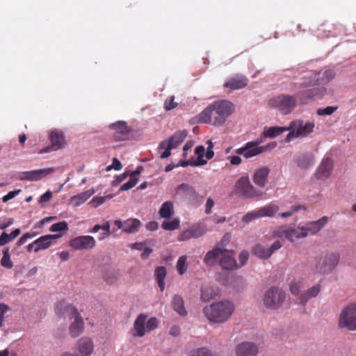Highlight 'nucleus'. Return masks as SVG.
I'll use <instances>...</instances> for the list:
<instances>
[{
  "label": "nucleus",
  "mask_w": 356,
  "mask_h": 356,
  "mask_svg": "<svg viewBox=\"0 0 356 356\" xmlns=\"http://www.w3.org/2000/svg\"><path fill=\"white\" fill-rule=\"evenodd\" d=\"M233 111L234 105L230 102L226 100L214 102L200 113L199 122L220 126L225 123Z\"/></svg>",
  "instance_id": "1"
},
{
  "label": "nucleus",
  "mask_w": 356,
  "mask_h": 356,
  "mask_svg": "<svg viewBox=\"0 0 356 356\" xmlns=\"http://www.w3.org/2000/svg\"><path fill=\"white\" fill-rule=\"evenodd\" d=\"M235 310L234 303L229 300H222L206 305L202 312L211 323H225L229 321Z\"/></svg>",
  "instance_id": "2"
},
{
  "label": "nucleus",
  "mask_w": 356,
  "mask_h": 356,
  "mask_svg": "<svg viewBox=\"0 0 356 356\" xmlns=\"http://www.w3.org/2000/svg\"><path fill=\"white\" fill-rule=\"evenodd\" d=\"M56 312L59 315L68 316L71 321L69 331L72 337H76L83 332L84 328L83 318L74 307L66 305L64 302H59L56 305Z\"/></svg>",
  "instance_id": "3"
},
{
  "label": "nucleus",
  "mask_w": 356,
  "mask_h": 356,
  "mask_svg": "<svg viewBox=\"0 0 356 356\" xmlns=\"http://www.w3.org/2000/svg\"><path fill=\"white\" fill-rule=\"evenodd\" d=\"M268 105L277 109L282 115L291 113L297 106L296 97L288 94H280L270 98Z\"/></svg>",
  "instance_id": "4"
},
{
  "label": "nucleus",
  "mask_w": 356,
  "mask_h": 356,
  "mask_svg": "<svg viewBox=\"0 0 356 356\" xmlns=\"http://www.w3.org/2000/svg\"><path fill=\"white\" fill-rule=\"evenodd\" d=\"M315 124L312 122H305L302 120H296L290 122L285 141L290 142L293 138H305L314 131Z\"/></svg>",
  "instance_id": "5"
},
{
  "label": "nucleus",
  "mask_w": 356,
  "mask_h": 356,
  "mask_svg": "<svg viewBox=\"0 0 356 356\" xmlns=\"http://www.w3.org/2000/svg\"><path fill=\"white\" fill-rule=\"evenodd\" d=\"M158 326V321L156 318H148L147 315L141 314L134 321L132 335L136 337H142L146 332H149Z\"/></svg>",
  "instance_id": "6"
},
{
  "label": "nucleus",
  "mask_w": 356,
  "mask_h": 356,
  "mask_svg": "<svg viewBox=\"0 0 356 356\" xmlns=\"http://www.w3.org/2000/svg\"><path fill=\"white\" fill-rule=\"evenodd\" d=\"M188 135V131L185 129L179 130L171 136L168 140H163L159 146V149H164L163 152L160 153L161 159H165L170 156V150L173 148L178 147L186 138Z\"/></svg>",
  "instance_id": "7"
},
{
  "label": "nucleus",
  "mask_w": 356,
  "mask_h": 356,
  "mask_svg": "<svg viewBox=\"0 0 356 356\" xmlns=\"http://www.w3.org/2000/svg\"><path fill=\"white\" fill-rule=\"evenodd\" d=\"M339 326L349 331H356V302L348 305L342 309Z\"/></svg>",
  "instance_id": "8"
},
{
  "label": "nucleus",
  "mask_w": 356,
  "mask_h": 356,
  "mask_svg": "<svg viewBox=\"0 0 356 356\" xmlns=\"http://www.w3.org/2000/svg\"><path fill=\"white\" fill-rule=\"evenodd\" d=\"M285 298L286 294L282 289L271 287L264 293L263 302L266 308L276 309L282 305Z\"/></svg>",
  "instance_id": "9"
},
{
  "label": "nucleus",
  "mask_w": 356,
  "mask_h": 356,
  "mask_svg": "<svg viewBox=\"0 0 356 356\" xmlns=\"http://www.w3.org/2000/svg\"><path fill=\"white\" fill-rule=\"evenodd\" d=\"M234 190L237 194L245 198H254L260 197L263 192L255 188L250 183L248 177H241L234 186Z\"/></svg>",
  "instance_id": "10"
},
{
  "label": "nucleus",
  "mask_w": 356,
  "mask_h": 356,
  "mask_svg": "<svg viewBox=\"0 0 356 356\" xmlns=\"http://www.w3.org/2000/svg\"><path fill=\"white\" fill-rule=\"evenodd\" d=\"M340 256L337 253H328L323 256L316 264V271L321 274L330 273L338 265Z\"/></svg>",
  "instance_id": "11"
},
{
  "label": "nucleus",
  "mask_w": 356,
  "mask_h": 356,
  "mask_svg": "<svg viewBox=\"0 0 356 356\" xmlns=\"http://www.w3.org/2000/svg\"><path fill=\"white\" fill-rule=\"evenodd\" d=\"M74 350L79 356H91L95 351L93 339L90 337H82L74 344Z\"/></svg>",
  "instance_id": "12"
},
{
  "label": "nucleus",
  "mask_w": 356,
  "mask_h": 356,
  "mask_svg": "<svg viewBox=\"0 0 356 356\" xmlns=\"http://www.w3.org/2000/svg\"><path fill=\"white\" fill-rule=\"evenodd\" d=\"M69 245L76 250H91L96 245V241L92 236H79L71 239Z\"/></svg>",
  "instance_id": "13"
},
{
  "label": "nucleus",
  "mask_w": 356,
  "mask_h": 356,
  "mask_svg": "<svg viewBox=\"0 0 356 356\" xmlns=\"http://www.w3.org/2000/svg\"><path fill=\"white\" fill-rule=\"evenodd\" d=\"M55 171L54 168L34 170L22 172L19 175V179L22 181H37L42 179Z\"/></svg>",
  "instance_id": "14"
},
{
  "label": "nucleus",
  "mask_w": 356,
  "mask_h": 356,
  "mask_svg": "<svg viewBox=\"0 0 356 356\" xmlns=\"http://www.w3.org/2000/svg\"><path fill=\"white\" fill-rule=\"evenodd\" d=\"M281 247L282 244L279 241H275L270 246L257 244L253 247L252 252L258 258L266 259Z\"/></svg>",
  "instance_id": "15"
},
{
  "label": "nucleus",
  "mask_w": 356,
  "mask_h": 356,
  "mask_svg": "<svg viewBox=\"0 0 356 356\" xmlns=\"http://www.w3.org/2000/svg\"><path fill=\"white\" fill-rule=\"evenodd\" d=\"M259 141H252L247 143L244 147L238 148L236 150V153L243 155L245 158L249 159L262 153L265 148L259 146Z\"/></svg>",
  "instance_id": "16"
},
{
  "label": "nucleus",
  "mask_w": 356,
  "mask_h": 356,
  "mask_svg": "<svg viewBox=\"0 0 356 356\" xmlns=\"http://www.w3.org/2000/svg\"><path fill=\"white\" fill-rule=\"evenodd\" d=\"M109 127L113 130V136L115 141L126 140L129 138L131 129L124 121L113 123Z\"/></svg>",
  "instance_id": "17"
},
{
  "label": "nucleus",
  "mask_w": 356,
  "mask_h": 356,
  "mask_svg": "<svg viewBox=\"0 0 356 356\" xmlns=\"http://www.w3.org/2000/svg\"><path fill=\"white\" fill-rule=\"evenodd\" d=\"M234 350L236 356H257L259 353L258 346L250 341L237 344Z\"/></svg>",
  "instance_id": "18"
},
{
  "label": "nucleus",
  "mask_w": 356,
  "mask_h": 356,
  "mask_svg": "<svg viewBox=\"0 0 356 356\" xmlns=\"http://www.w3.org/2000/svg\"><path fill=\"white\" fill-rule=\"evenodd\" d=\"M333 170L332 160L329 157L324 158L317 168L315 176L316 179L325 180L328 179Z\"/></svg>",
  "instance_id": "19"
},
{
  "label": "nucleus",
  "mask_w": 356,
  "mask_h": 356,
  "mask_svg": "<svg viewBox=\"0 0 356 356\" xmlns=\"http://www.w3.org/2000/svg\"><path fill=\"white\" fill-rule=\"evenodd\" d=\"M248 83V79L245 76L236 74L225 83L224 87L231 90H240L245 88Z\"/></svg>",
  "instance_id": "20"
},
{
  "label": "nucleus",
  "mask_w": 356,
  "mask_h": 356,
  "mask_svg": "<svg viewBox=\"0 0 356 356\" xmlns=\"http://www.w3.org/2000/svg\"><path fill=\"white\" fill-rule=\"evenodd\" d=\"M328 218L323 216L318 220L311 221L306 223L304 226V230L307 234V236L309 234L314 235L318 233L327 223Z\"/></svg>",
  "instance_id": "21"
},
{
  "label": "nucleus",
  "mask_w": 356,
  "mask_h": 356,
  "mask_svg": "<svg viewBox=\"0 0 356 356\" xmlns=\"http://www.w3.org/2000/svg\"><path fill=\"white\" fill-rule=\"evenodd\" d=\"M219 265L225 270H233L237 268V263L233 253L226 249L224 250L219 261Z\"/></svg>",
  "instance_id": "22"
},
{
  "label": "nucleus",
  "mask_w": 356,
  "mask_h": 356,
  "mask_svg": "<svg viewBox=\"0 0 356 356\" xmlns=\"http://www.w3.org/2000/svg\"><path fill=\"white\" fill-rule=\"evenodd\" d=\"M321 285L318 283L309 288L305 293L297 298V302L300 305H305L311 298H316L321 292Z\"/></svg>",
  "instance_id": "23"
},
{
  "label": "nucleus",
  "mask_w": 356,
  "mask_h": 356,
  "mask_svg": "<svg viewBox=\"0 0 356 356\" xmlns=\"http://www.w3.org/2000/svg\"><path fill=\"white\" fill-rule=\"evenodd\" d=\"M225 249L218 247L214 248L207 252L204 257V262L208 266H213L219 264V261Z\"/></svg>",
  "instance_id": "24"
},
{
  "label": "nucleus",
  "mask_w": 356,
  "mask_h": 356,
  "mask_svg": "<svg viewBox=\"0 0 356 356\" xmlns=\"http://www.w3.org/2000/svg\"><path fill=\"white\" fill-rule=\"evenodd\" d=\"M59 237H60L59 234H48L37 238L35 240V244L36 245L35 252L47 249L52 244L53 241Z\"/></svg>",
  "instance_id": "25"
},
{
  "label": "nucleus",
  "mask_w": 356,
  "mask_h": 356,
  "mask_svg": "<svg viewBox=\"0 0 356 356\" xmlns=\"http://www.w3.org/2000/svg\"><path fill=\"white\" fill-rule=\"evenodd\" d=\"M270 170L268 167H261L257 169L252 177L254 183L260 187H264L268 182V177Z\"/></svg>",
  "instance_id": "26"
},
{
  "label": "nucleus",
  "mask_w": 356,
  "mask_h": 356,
  "mask_svg": "<svg viewBox=\"0 0 356 356\" xmlns=\"http://www.w3.org/2000/svg\"><path fill=\"white\" fill-rule=\"evenodd\" d=\"M49 138L54 150L62 149L65 145V137L60 131H51L49 134Z\"/></svg>",
  "instance_id": "27"
},
{
  "label": "nucleus",
  "mask_w": 356,
  "mask_h": 356,
  "mask_svg": "<svg viewBox=\"0 0 356 356\" xmlns=\"http://www.w3.org/2000/svg\"><path fill=\"white\" fill-rule=\"evenodd\" d=\"M205 234V230L201 227H193L189 228L179 236L178 240L179 241H188L193 238H199Z\"/></svg>",
  "instance_id": "28"
},
{
  "label": "nucleus",
  "mask_w": 356,
  "mask_h": 356,
  "mask_svg": "<svg viewBox=\"0 0 356 356\" xmlns=\"http://www.w3.org/2000/svg\"><path fill=\"white\" fill-rule=\"evenodd\" d=\"M319 76L320 72H310L306 73L301 79L302 81L300 83V87L307 88L312 86L319 85Z\"/></svg>",
  "instance_id": "29"
},
{
  "label": "nucleus",
  "mask_w": 356,
  "mask_h": 356,
  "mask_svg": "<svg viewBox=\"0 0 356 356\" xmlns=\"http://www.w3.org/2000/svg\"><path fill=\"white\" fill-rule=\"evenodd\" d=\"M95 193L93 188L79 193L70 198V203L74 207H79L86 202Z\"/></svg>",
  "instance_id": "30"
},
{
  "label": "nucleus",
  "mask_w": 356,
  "mask_h": 356,
  "mask_svg": "<svg viewBox=\"0 0 356 356\" xmlns=\"http://www.w3.org/2000/svg\"><path fill=\"white\" fill-rule=\"evenodd\" d=\"M141 222L136 218H129L124 221L123 232L128 234H134L138 231Z\"/></svg>",
  "instance_id": "31"
},
{
  "label": "nucleus",
  "mask_w": 356,
  "mask_h": 356,
  "mask_svg": "<svg viewBox=\"0 0 356 356\" xmlns=\"http://www.w3.org/2000/svg\"><path fill=\"white\" fill-rule=\"evenodd\" d=\"M288 127H265L263 131V136L266 138H275L277 136L281 135L284 132L288 131Z\"/></svg>",
  "instance_id": "32"
},
{
  "label": "nucleus",
  "mask_w": 356,
  "mask_h": 356,
  "mask_svg": "<svg viewBox=\"0 0 356 356\" xmlns=\"http://www.w3.org/2000/svg\"><path fill=\"white\" fill-rule=\"evenodd\" d=\"M172 305L174 310L180 316H184L187 314V312L184 307V300L180 296L175 295L173 296Z\"/></svg>",
  "instance_id": "33"
},
{
  "label": "nucleus",
  "mask_w": 356,
  "mask_h": 356,
  "mask_svg": "<svg viewBox=\"0 0 356 356\" xmlns=\"http://www.w3.org/2000/svg\"><path fill=\"white\" fill-rule=\"evenodd\" d=\"M217 295L215 289L207 284H203L201 289V299L207 302L213 298Z\"/></svg>",
  "instance_id": "34"
},
{
  "label": "nucleus",
  "mask_w": 356,
  "mask_h": 356,
  "mask_svg": "<svg viewBox=\"0 0 356 356\" xmlns=\"http://www.w3.org/2000/svg\"><path fill=\"white\" fill-rule=\"evenodd\" d=\"M159 213L161 218L166 219L170 218L174 215V207L172 202H165L161 205Z\"/></svg>",
  "instance_id": "35"
},
{
  "label": "nucleus",
  "mask_w": 356,
  "mask_h": 356,
  "mask_svg": "<svg viewBox=\"0 0 356 356\" xmlns=\"http://www.w3.org/2000/svg\"><path fill=\"white\" fill-rule=\"evenodd\" d=\"M275 237L285 238L292 242L291 227L282 226L278 227L273 233Z\"/></svg>",
  "instance_id": "36"
},
{
  "label": "nucleus",
  "mask_w": 356,
  "mask_h": 356,
  "mask_svg": "<svg viewBox=\"0 0 356 356\" xmlns=\"http://www.w3.org/2000/svg\"><path fill=\"white\" fill-rule=\"evenodd\" d=\"M154 275L157 280L158 285L161 291L165 289V278L166 276V269L164 266H159L156 268Z\"/></svg>",
  "instance_id": "37"
},
{
  "label": "nucleus",
  "mask_w": 356,
  "mask_h": 356,
  "mask_svg": "<svg viewBox=\"0 0 356 356\" xmlns=\"http://www.w3.org/2000/svg\"><path fill=\"white\" fill-rule=\"evenodd\" d=\"M260 217H273L279 211V207L275 204H269L258 209Z\"/></svg>",
  "instance_id": "38"
},
{
  "label": "nucleus",
  "mask_w": 356,
  "mask_h": 356,
  "mask_svg": "<svg viewBox=\"0 0 356 356\" xmlns=\"http://www.w3.org/2000/svg\"><path fill=\"white\" fill-rule=\"evenodd\" d=\"M20 232L21 231L18 228L13 230L10 234L3 232L0 235V246H3L9 242L13 241L19 235Z\"/></svg>",
  "instance_id": "39"
},
{
  "label": "nucleus",
  "mask_w": 356,
  "mask_h": 356,
  "mask_svg": "<svg viewBox=\"0 0 356 356\" xmlns=\"http://www.w3.org/2000/svg\"><path fill=\"white\" fill-rule=\"evenodd\" d=\"M195 153L197 155V160L195 161L194 165H203L207 163V159H204V156H206V152L204 146L199 145L196 147Z\"/></svg>",
  "instance_id": "40"
},
{
  "label": "nucleus",
  "mask_w": 356,
  "mask_h": 356,
  "mask_svg": "<svg viewBox=\"0 0 356 356\" xmlns=\"http://www.w3.org/2000/svg\"><path fill=\"white\" fill-rule=\"evenodd\" d=\"M334 72L331 70H325L323 73L320 72V76H318L319 85H324L327 83L329 81L334 79Z\"/></svg>",
  "instance_id": "41"
},
{
  "label": "nucleus",
  "mask_w": 356,
  "mask_h": 356,
  "mask_svg": "<svg viewBox=\"0 0 356 356\" xmlns=\"http://www.w3.org/2000/svg\"><path fill=\"white\" fill-rule=\"evenodd\" d=\"M307 209L306 207L304 204H297V205H293L291 209L285 212H282L279 216L281 218H289L293 215V213L300 211L304 210L305 211Z\"/></svg>",
  "instance_id": "42"
},
{
  "label": "nucleus",
  "mask_w": 356,
  "mask_h": 356,
  "mask_svg": "<svg viewBox=\"0 0 356 356\" xmlns=\"http://www.w3.org/2000/svg\"><path fill=\"white\" fill-rule=\"evenodd\" d=\"M118 270L115 269H109L105 272L104 280L108 284H113L118 280Z\"/></svg>",
  "instance_id": "43"
},
{
  "label": "nucleus",
  "mask_w": 356,
  "mask_h": 356,
  "mask_svg": "<svg viewBox=\"0 0 356 356\" xmlns=\"http://www.w3.org/2000/svg\"><path fill=\"white\" fill-rule=\"evenodd\" d=\"M292 233V242H294L297 239L307 237V234L304 230L303 226H298L297 227H291Z\"/></svg>",
  "instance_id": "44"
},
{
  "label": "nucleus",
  "mask_w": 356,
  "mask_h": 356,
  "mask_svg": "<svg viewBox=\"0 0 356 356\" xmlns=\"http://www.w3.org/2000/svg\"><path fill=\"white\" fill-rule=\"evenodd\" d=\"M177 270L180 275H183L188 268L187 257L186 255L181 256L177 262Z\"/></svg>",
  "instance_id": "45"
},
{
  "label": "nucleus",
  "mask_w": 356,
  "mask_h": 356,
  "mask_svg": "<svg viewBox=\"0 0 356 356\" xmlns=\"http://www.w3.org/2000/svg\"><path fill=\"white\" fill-rule=\"evenodd\" d=\"M179 220L174 219L172 221H165L162 223L161 227L163 229L167 231H172L177 229L179 227Z\"/></svg>",
  "instance_id": "46"
},
{
  "label": "nucleus",
  "mask_w": 356,
  "mask_h": 356,
  "mask_svg": "<svg viewBox=\"0 0 356 356\" xmlns=\"http://www.w3.org/2000/svg\"><path fill=\"white\" fill-rule=\"evenodd\" d=\"M111 225L108 220H104L102 225H95L90 231V233H97L99 230H103L107 232H111Z\"/></svg>",
  "instance_id": "47"
},
{
  "label": "nucleus",
  "mask_w": 356,
  "mask_h": 356,
  "mask_svg": "<svg viewBox=\"0 0 356 356\" xmlns=\"http://www.w3.org/2000/svg\"><path fill=\"white\" fill-rule=\"evenodd\" d=\"M9 250L8 248L3 250V255L1 260V264L7 268H11L13 266V264L10 259L9 254Z\"/></svg>",
  "instance_id": "48"
},
{
  "label": "nucleus",
  "mask_w": 356,
  "mask_h": 356,
  "mask_svg": "<svg viewBox=\"0 0 356 356\" xmlns=\"http://www.w3.org/2000/svg\"><path fill=\"white\" fill-rule=\"evenodd\" d=\"M130 176V179H129V181L124 183V184H122L120 188H119V191H128L131 188H132L133 187H134L137 183H138V178H135L134 176Z\"/></svg>",
  "instance_id": "49"
},
{
  "label": "nucleus",
  "mask_w": 356,
  "mask_h": 356,
  "mask_svg": "<svg viewBox=\"0 0 356 356\" xmlns=\"http://www.w3.org/2000/svg\"><path fill=\"white\" fill-rule=\"evenodd\" d=\"M289 286H290V291L292 294H293L295 296H300V292L302 289V283L300 281L294 280L291 282Z\"/></svg>",
  "instance_id": "50"
},
{
  "label": "nucleus",
  "mask_w": 356,
  "mask_h": 356,
  "mask_svg": "<svg viewBox=\"0 0 356 356\" xmlns=\"http://www.w3.org/2000/svg\"><path fill=\"white\" fill-rule=\"evenodd\" d=\"M260 215L258 210L252 211L250 212L247 213L245 216H243L242 218V221L246 224L249 223L250 222L259 218Z\"/></svg>",
  "instance_id": "51"
},
{
  "label": "nucleus",
  "mask_w": 356,
  "mask_h": 356,
  "mask_svg": "<svg viewBox=\"0 0 356 356\" xmlns=\"http://www.w3.org/2000/svg\"><path fill=\"white\" fill-rule=\"evenodd\" d=\"M337 107L336 106H327L325 108H320L316 111V113L320 116L323 115H332L336 110Z\"/></svg>",
  "instance_id": "52"
},
{
  "label": "nucleus",
  "mask_w": 356,
  "mask_h": 356,
  "mask_svg": "<svg viewBox=\"0 0 356 356\" xmlns=\"http://www.w3.org/2000/svg\"><path fill=\"white\" fill-rule=\"evenodd\" d=\"M67 223L65 221H62L53 224L50 227V231L53 232H60L67 230Z\"/></svg>",
  "instance_id": "53"
},
{
  "label": "nucleus",
  "mask_w": 356,
  "mask_h": 356,
  "mask_svg": "<svg viewBox=\"0 0 356 356\" xmlns=\"http://www.w3.org/2000/svg\"><path fill=\"white\" fill-rule=\"evenodd\" d=\"M207 147L206 151V158L207 160L211 159L214 156V152L213 151V143L211 140H208L207 142Z\"/></svg>",
  "instance_id": "54"
},
{
  "label": "nucleus",
  "mask_w": 356,
  "mask_h": 356,
  "mask_svg": "<svg viewBox=\"0 0 356 356\" xmlns=\"http://www.w3.org/2000/svg\"><path fill=\"white\" fill-rule=\"evenodd\" d=\"M111 197V195H108L107 197H95L92 200L91 204H92L93 207H96L104 204L107 198Z\"/></svg>",
  "instance_id": "55"
},
{
  "label": "nucleus",
  "mask_w": 356,
  "mask_h": 356,
  "mask_svg": "<svg viewBox=\"0 0 356 356\" xmlns=\"http://www.w3.org/2000/svg\"><path fill=\"white\" fill-rule=\"evenodd\" d=\"M177 104L174 102V97L167 99L164 103V108L167 111L172 110L177 106Z\"/></svg>",
  "instance_id": "56"
},
{
  "label": "nucleus",
  "mask_w": 356,
  "mask_h": 356,
  "mask_svg": "<svg viewBox=\"0 0 356 356\" xmlns=\"http://www.w3.org/2000/svg\"><path fill=\"white\" fill-rule=\"evenodd\" d=\"M9 307L3 303H0V327L3 325L5 314L9 310Z\"/></svg>",
  "instance_id": "57"
},
{
  "label": "nucleus",
  "mask_w": 356,
  "mask_h": 356,
  "mask_svg": "<svg viewBox=\"0 0 356 356\" xmlns=\"http://www.w3.org/2000/svg\"><path fill=\"white\" fill-rule=\"evenodd\" d=\"M21 192V190H15L13 191H10L7 195H4L2 198V201L3 202H7L8 201L13 199L15 196H17L19 193Z\"/></svg>",
  "instance_id": "58"
},
{
  "label": "nucleus",
  "mask_w": 356,
  "mask_h": 356,
  "mask_svg": "<svg viewBox=\"0 0 356 356\" xmlns=\"http://www.w3.org/2000/svg\"><path fill=\"white\" fill-rule=\"evenodd\" d=\"M122 165L120 163V161L118 159L114 158L113 159L112 165H108L107 167V170H110L111 169H115V170H120L122 169Z\"/></svg>",
  "instance_id": "59"
},
{
  "label": "nucleus",
  "mask_w": 356,
  "mask_h": 356,
  "mask_svg": "<svg viewBox=\"0 0 356 356\" xmlns=\"http://www.w3.org/2000/svg\"><path fill=\"white\" fill-rule=\"evenodd\" d=\"M52 197V193L50 191H47L42 195L40 196L38 202L40 204L45 203L49 202Z\"/></svg>",
  "instance_id": "60"
},
{
  "label": "nucleus",
  "mask_w": 356,
  "mask_h": 356,
  "mask_svg": "<svg viewBox=\"0 0 356 356\" xmlns=\"http://www.w3.org/2000/svg\"><path fill=\"white\" fill-rule=\"evenodd\" d=\"M129 176V174L127 172H124L123 174L117 176L115 179L113 181L112 185L113 186H117L120 183L122 182L127 177Z\"/></svg>",
  "instance_id": "61"
},
{
  "label": "nucleus",
  "mask_w": 356,
  "mask_h": 356,
  "mask_svg": "<svg viewBox=\"0 0 356 356\" xmlns=\"http://www.w3.org/2000/svg\"><path fill=\"white\" fill-rule=\"evenodd\" d=\"M213 206L214 201L211 197H208L205 204V213L207 214L211 213V209L213 207Z\"/></svg>",
  "instance_id": "62"
},
{
  "label": "nucleus",
  "mask_w": 356,
  "mask_h": 356,
  "mask_svg": "<svg viewBox=\"0 0 356 356\" xmlns=\"http://www.w3.org/2000/svg\"><path fill=\"white\" fill-rule=\"evenodd\" d=\"M249 258V253L247 251H242L239 254V261L241 266L245 265Z\"/></svg>",
  "instance_id": "63"
},
{
  "label": "nucleus",
  "mask_w": 356,
  "mask_h": 356,
  "mask_svg": "<svg viewBox=\"0 0 356 356\" xmlns=\"http://www.w3.org/2000/svg\"><path fill=\"white\" fill-rule=\"evenodd\" d=\"M305 157L303 156L302 158H300L298 160V164L300 167L301 168H307L309 165L313 164L314 161H313V159L312 158H308V162L307 163H305L302 159H305Z\"/></svg>",
  "instance_id": "64"
}]
</instances>
